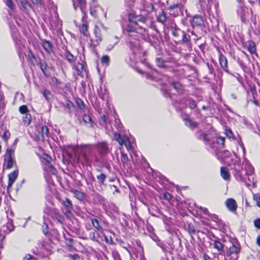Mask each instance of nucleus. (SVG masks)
<instances>
[{"label": "nucleus", "mask_w": 260, "mask_h": 260, "mask_svg": "<svg viewBox=\"0 0 260 260\" xmlns=\"http://www.w3.org/2000/svg\"><path fill=\"white\" fill-rule=\"evenodd\" d=\"M124 32L128 35L126 42L129 43L133 52L136 53V51L139 50V41L137 40L138 33L137 32L136 28L131 24H128L124 28Z\"/></svg>", "instance_id": "f257e3e1"}, {"label": "nucleus", "mask_w": 260, "mask_h": 260, "mask_svg": "<svg viewBox=\"0 0 260 260\" xmlns=\"http://www.w3.org/2000/svg\"><path fill=\"white\" fill-rule=\"evenodd\" d=\"M14 151L12 149H7L6 153V157L5 158L4 166L7 169H10L13 167L14 160L13 158Z\"/></svg>", "instance_id": "f03ea898"}, {"label": "nucleus", "mask_w": 260, "mask_h": 260, "mask_svg": "<svg viewBox=\"0 0 260 260\" xmlns=\"http://www.w3.org/2000/svg\"><path fill=\"white\" fill-rule=\"evenodd\" d=\"M183 7V6L181 4H173L169 7L168 10L170 11V14L175 17L179 15V12H181Z\"/></svg>", "instance_id": "7ed1b4c3"}, {"label": "nucleus", "mask_w": 260, "mask_h": 260, "mask_svg": "<svg viewBox=\"0 0 260 260\" xmlns=\"http://www.w3.org/2000/svg\"><path fill=\"white\" fill-rule=\"evenodd\" d=\"M225 206L228 210L233 213H236L238 207L236 201L232 198H229L225 202Z\"/></svg>", "instance_id": "20e7f679"}, {"label": "nucleus", "mask_w": 260, "mask_h": 260, "mask_svg": "<svg viewBox=\"0 0 260 260\" xmlns=\"http://www.w3.org/2000/svg\"><path fill=\"white\" fill-rule=\"evenodd\" d=\"M232 168L235 171L234 175L236 178L237 179H241L242 178V175L241 174L242 167L241 166L240 161L238 160H236L234 162L233 167Z\"/></svg>", "instance_id": "39448f33"}, {"label": "nucleus", "mask_w": 260, "mask_h": 260, "mask_svg": "<svg viewBox=\"0 0 260 260\" xmlns=\"http://www.w3.org/2000/svg\"><path fill=\"white\" fill-rule=\"evenodd\" d=\"M14 229L13 222L12 220L8 221L6 224L3 225L0 229L1 231L5 234H8L13 231Z\"/></svg>", "instance_id": "423d86ee"}, {"label": "nucleus", "mask_w": 260, "mask_h": 260, "mask_svg": "<svg viewBox=\"0 0 260 260\" xmlns=\"http://www.w3.org/2000/svg\"><path fill=\"white\" fill-rule=\"evenodd\" d=\"M204 20L203 18L199 15H196L194 16L192 20L191 21V25L192 27H199V26H202L204 25Z\"/></svg>", "instance_id": "0eeeda50"}, {"label": "nucleus", "mask_w": 260, "mask_h": 260, "mask_svg": "<svg viewBox=\"0 0 260 260\" xmlns=\"http://www.w3.org/2000/svg\"><path fill=\"white\" fill-rule=\"evenodd\" d=\"M102 230L101 225H100L99 224V229H98L99 237H100L101 238L102 240H103V238H104L105 241L107 243H110L112 241V239L110 237L109 238L107 236V234H108V233H109L108 231H103V230Z\"/></svg>", "instance_id": "6e6552de"}, {"label": "nucleus", "mask_w": 260, "mask_h": 260, "mask_svg": "<svg viewBox=\"0 0 260 260\" xmlns=\"http://www.w3.org/2000/svg\"><path fill=\"white\" fill-rule=\"evenodd\" d=\"M98 2L97 0H92L90 4V13L94 17L98 15L97 13Z\"/></svg>", "instance_id": "1a4fd4ad"}, {"label": "nucleus", "mask_w": 260, "mask_h": 260, "mask_svg": "<svg viewBox=\"0 0 260 260\" xmlns=\"http://www.w3.org/2000/svg\"><path fill=\"white\" fill-rule=\"evenodd\" d=\"M60 203L64 206L67 212H70V211L72 209L73 206L71 201L65 198L64 199H59Z\"/></svg>", "instance_id": "9d476101"}, {"label": "nucleus", "mask_w": 260, "mask_h": 260, "mask_svg": "<svg viewBox=\"0 0 260 260\" xmlns=\"http://www.w3.org/2000/svg\"><path fill=\"white\" fill-rule=\"evenodd\" d=\"M109 151V147L106 142L99 143V152L101 155H105Z\"/></svg>", "instance_id": "9b49d317"}, {"label": "nucleus", "mask_w": 260, "mask_h": 260, "mask_svg": "<svg viewBox=\"0 0 260 260\" xmlns=\"http://www.w3.org/2000/svg\"><path fill=\"white\" fill-rule=\"evenodd\" d=\"M74 69L76 71V73L82 77L84 76V72L86 73L84 65L82 63L78 62L74 66Z\"/></svg>", "instance_id": "f8f14e48"}, {"label": "nucleus", "mask_w": 260, "mask_h": 260, "mask_svg": "<svg viewBox=\"0 0 260 260\" xmlns=\"http://www.w3.org/2000/svg\"><path fill=\"white\" fill-rule=\"evenodd\" d=\"M17 176L18 172L17 171H13L9 175V183L8 188H10L16 179L17 178Z\"/></svg>", "instance_id": "ddd939ff"}, {"label": "nucleus", "mask_w": 260, "mask_h": 260, "mask_svg": "<svg viewBox=\"0 0 260 260\" xmlns=\"http://www.w3.org/2000/svg\"><path fill=\"white\" fill-rule=\"evenodd\" d=\"M219 61L220 64L221 68L227 71L228 69V64H227V59L225 56L221 54H220L219 56Z\"/></svg>", "instance_id": "4468645a"}, {"label": "nucleus", "mask_w": 260, "mask_h": 260, "mask_svg": "<svg viewBox=\"0 0 260 260\" xmlns=\"http://www.w3.org/2000/svg\"><path fill=\"white\" fill-rule=\"evenodd\" d=\"M240 252V248L236 245L232 244L231 246L229 247V249L228 251V254H236V255Z\"/></svg>", "instance_id": "2eb2a0df"}, {"label": "nucleus", "mask_w": 260, "mask_h": 260, "mask_svg": "<svg viewBox=\"0 0 260 260\" xmlns=\"http://www.w3.org/2000/svg\"><path fill=\"white\" fill-rule=\"evenodd\" d=\"M220 174L222 178L225 180L230 179V175L227 169L225 167H221L220 169Z\"/></svg>", "instance_id": "dca6fc26"}, {"label": "nucleus", "mask_w": 260, "mask_h": 260, "mask_svg": "<svg viewBox=\"0 0 260 260\" xmlns=\"http://www.w3.org/2000/svg\"><path fill=\"white\" fill-rule=\"evenodd\" d=\"M157 20L158 22L164 24L167 20L166 14L164 11H161L158 13L157 16Z\"/></svg>", "instance_id": "f3484780"}, {"label": "nucleus", "mask_w": 260, "mask_h": 260, "mask_svg": "<svg viewBox=\"0 0 260 260\" xmlns=\"http://www.w3.org/2000/svg\"><path fill=\"white\" fill-rule=\"evenodd\" d=\"M214 247L220 252V254H223L224 253L223 245L219 241L215 240L214 241Z\"/></svg>", "instance_id": "a211bd4d"}, {"label": "nucleus", "mask_w": 260, "mask_h": 260, "mask_svg": "<svg viewBox=\"0 0 260 260\" xmlns=\"http://www.w3.org/2000/svg\"><path fill=\"white\" fill-rule=\"evenodd\" d=\"M71 192L74 194L75 198L80 201L83 200L84 199V194L80 191L76 189L72 190Z\"/></svg>", "instance_id": "6ab92c4d"}, {"label": "nucleus", "mask_w": 260, "mask_h": 260, "mask_svg": "<svg viewBox=\"0 0 260 260\" xmlns=\"http://www.w3.org/2000/svg\"><path fill=\"white\" fill-rule=\"evenodd\" d=\"M247 49L250 53H255L256 49L255 43L253 41H249L247 46Z\"/></svg>", "instance_id": "aec40b11"}, {"label": "nucleus", "mask_w": 260, "mask_h": 260, "mask_svg": "<svg viewBox=\"0 0 260 260\" xmlns=\"http://www.w3.org/2000/svg\"><path fill=\"white\" fill-rule=\"evenodd\" d=\"M42 46L48 53H50L52 51V45L48 41L44 40L42 42Z\"/></svg>", "instance_id": "412c9836"}, {"label": "nucleus", "mask_w": 260, "mask_h": 260, "mask_svg": "<svg viewBox=\"0 0 260 260\" xmlns=\"http://www.w3.org/2000/svg\"><path fill=\"white\" fill-rule=\"evenodd\" d=\"M184 121L185 125L192 129L194 128L198 125L197 122L193 121L189 118L184 119Z\"/></svg>", "instance_id": "4be33fe9"}, {"label": "nucleus", "mask_w": 260, "mask_h": 260, "mask_svg": "<svg viewBox=\"0 0 260 260\" xmlns=\"http://www.w3.org/2000/svg\"><path fill=\"white\" fill-rule=\"evenodd\" d=\"M64 56L70 63H73L75 61L74 55L68 50L65 51Z\"/></svg>", "instance_id": "5701e85b"}, {"label": "nucleus", "mask_w": 260, "mask_h": 260, "mask_svg": "<svg viewBox=\"0 0 260 260\" xmlns=\"http://www.w3.org/2000/svg\"><path fill=\"white\" fill-rule=\"evenodd\" d=\"M42 93L43 96L48 101H49L52 98V94L51 92H50V91L47 89H43V91L42 92Z\"/></svg>", "instance_id": "b1692460"}, {"label": "nucleus", "mask_w": 260, "mask_h": 260, "mask_svg": "<svg viewBox=\"0 0 260 260\" xmlns=\"http://www.w3.org/2000/svg\"><path fill=\"white\" fill-rule=\"evenodd\" d=\"M45 170L51 174H55L56 171V169L50 164V163L47 164Z\"/></svg>", "instance_id": "393cba45"}, {"label": "nucleus", "mask_w": 260, "mask_h": 260, "mask_svg": "<svg viewBox=\"0 0 260 260\" xmlns=\"http://www.w3.org/2000/svg\"><path fill=\"white\" fill-rule=\"evenodd\" d=\"M155 62L157 66L159 68H165L166 67L165 64L166 61L162 58L157 57L155 59Z\"/></svg>", "instance_id": "a878e982"}, {"label": "nucleus", "mask_w": 260, "mask_h": 260, "mask_svg": "<svg viewBox=\"0 0 260 260\" xmlns=\"http://www.w3.org/2000/svg\"><path fill=\"white\" fill-rule=\"evenodd\" d=\"M31 115L28 114H25L23 117V122L26 126H28L31 122Z\"/></svg>", "instance_id": "bb28decb"}, {"label": "nucleus", "mask_w": 260, "mask_h": 260, "mask_svg": "<svg viewBox=\"0 0 260 260\" xmlns=\"http://www.w3.org/2000/svg\"><path fill=\"white\" fill-rule=\"evenodd\" d=\"M110 60V59L109 56L107 55L103 56L101 59L102 64L103 66H105L106 67L109 66Z\"/></svg>", "instance_id": "cd10ccee"}, {"label": "nucleus", "mask_w": 260, "mask_h": 260, "mask_svg": "<svg viewBox=\"0 0 260 260\" xmlns=\"http://www.w3.org/2000/svg\"><path fill=\"white\" fill-rule=\"evenodd\" d=\"M253 200L256 202V205L260 208V193L253 194Z\"/></svg>", "instance_id": "c85d7f7f"}, {"label": "nucleus", "mask_w": 260, "mask_h": 260, "mask_svg": "<svg viewBox=\"0 0 260 260\" xmlns=\"http://www.w3.org/2000/svg\"><path fill=\"white\" fill-rule=\"evenodd\" d=\"M171 85L176 90L178 91H180L182 90V86L179 82H173L171 83Z\"/></svg>", "instance_id": "c756f323"}, {"label": "nucleus", "mask_w": 260, "mask_h": 260, "mask_svg": "<svg viewBox=\"0 0 260 260\" xmlns=\"http://www.w3.org/2000/svg\"><path fill=\"white\" fill-rule=\"evenodd\" d=\"M80 31L81 33L83 34L84 35L86 36L87 34V25L85 23L82 24L81 27H80Z\"/></svg>", "instance_id": "7c9ffc66"}, {"label": "nucleus", "mask_w": 260, "mask_h": 260, "mask_svg": "<svg viewBox=\"0 0 260 260\" xmlns=\"http://www.w3.org/2000/svg\"><path fill=\"white\" fill-rule=\"evenodd\" d=\"M19 111L23 114H28V109L26 105H22L20 106L19 108Z\"/></svg>", "instance_id": "2f4dec72"}, {"label": "nucleus", "mask_w": 260, "mask_h": 260, "mask_svg": "<svg viewBox=\"0 0 260 260\" xmlns=\"http://www.w3.org/2000/svg\"><path fill=\"white\" fill-rule=\"evenodd\" d=\"M49 132V129L46 126H43L41 128L42 136L45 137V136H48Z\"/></svg>", "instance_id": "473e14b6"}, {"label": "nucleus", "mask_w": 260, "mask_h": 260, "mask_svg": "<svg viewBox=\"0 0 260 260\" xmlns=\"http://www.w3.org/2000/svg\"><path fill=\"white\" fill-rule=\"evenodd\" d=\"M181 33L182 34V42L184 43L188 42L190 40V36L188 35H186L183 31H182Z\"/></svg>", "instance_id": "72a5a7b5"}, {"label": "nucleus", "mask_w": 260, "mask_h": 260, "mask_svg": "<svg viewBox=\"0 0 260 260\" xmlns=\"http://www.w3.org/2000/svg\"><path fill=\"white\" fill-rule=\"evenodd\" d=\"M187 231L190 234H194L196 232L195 228L191 223H189L188 224Z\"/></svg>", "instance_id": "f704fd0d"}, {"label": "nucleus", "mask_w": 260, "mask_h": 260, "mask_svg": "<svg viewBox=\"0 0 260 260\" xmlns=\"http://www.w3.org/2000/svg\"><path fill=\"white\" fill-rule=\"evenodd\" d=\"M10 136H11V134H10V133L9 132V131L8 130H6L3 134L2 137H3V139L6 142H7L8 141V140L10 138Z\"/></svg>", "instance_id": "c9c22d12"}, {"label": "nucleus", "mask_w": 260, "mask_h": 260, "mask_svg": "<svg viewBox=\"0 0 260 260\" xmlns=\"http://www.w3.org/2000/svg\"><path fill=\"white\" fill-rule=\"evenodd\" d=\"M76 102L78 107L80 108L81 109H83L84 108V104L83 103V102L80 99H77L76 100Z\"/></svg>", "instance_id": "e433bc0d"}, {"label": "nucleus", "mask_w": 260, "mask_h": 260, "mask_svg": "<svg viewBox=\"0 0 260 260\" xmlns=\"http://www.w3.org/2000/svg\"><path fill=\"white\" fill-rule=\"evenodd\" d=\"M188 105L189 108L191 109H195L197 106L196 103L195 102V101L191 99L188 100Z\"/></svg>", "instance_id": "4c0bfd02"}, {"label": "nucleus", "mask_w": 260, "mask_h": 260, "mask_svg": "<svg viewBox=\"0 0 260 260\" xmlns=\"http://www.w3.org/2000/svg\"><path fill=\"white\" fill-rule=\"evenodd\" d=\"M200 139L203 140L205 142H208L209 141V138L208 136L206 134H202L200 136Z\"/></svg>", "instance_id": "58836bf2"}, {"label": "nucleus", "mask_w": 260, "mask_h": 260, "mask_svg": "<svg viewBox=\"0 0 260 260\" xmlns=\"http://www.w3.org/2000/svg\"><path fill=\"white\" fill-rule=\"evenodd\" d=\"M83 120L86 123H90L91 121V117L88 115L86 114H84L83 116Z\"/></svg>", "instance_id": "ea45409f"}, {"label": "nucleus", "mask_w": 260, "mask_h": 260, "mask_svg": "<svg viewBox=\"0 0 260 260\" xmlns=\"http://www.w3.org/2000/svg\"><path fill=\"white\" fill-rule=\"evenodd\" d=\"M6 4L10 9L13 10L14 9V5L12 0H7L6 2Z\"/></svg>", "instance_id": "a19ab883"}, {"label": "nucleus", "mask_w": 260, "mask_h": 260, "mask_svg": "<svg viewBox=\"0 0 260 260\" xmlns=\"http://www.w3.org/2000/svg\"><path fill=\"white\" fill-rule=\"evenodd\" d=\"M128 158L127 155L123 152H121V161L123 164L127 163Z\"/></svg>", "instance_id": "79ce46f5"}, {"label": "nucleus", "mask_w": 260, "mask_h": 260, "mask_svg": "<svg viewBox=\"0 0 260 260\" xmlns=\"http://www.w3.org/2000/svg\"><path fill=\"white\" fill-rule=\"evenodd\" d=\"M69 257L70 258L69 260H79L80 259L79 256L77 254H70L69 255Z\"/></svg>", "instance_id": "37998d69"}, {"label": "nucleus", "mask_w": 260, "mask_h": 260, "mask_svg": "<svg viewBox=\"0 0 260 260\" xmlns=\"http://www.w3.org/2000/svg\"><path fill=\"white\" fill-rule=\"evenodd\" d=\"M137 259L136 260H146L144 255L142 252H140L136 255Z\"/></svg>", "instance_id": "c03bdc74"}, {"label": "nucleus", "mask_w": 260, "mask_h": 260, "mask_svg": "<svg viewBox=\"0 0 260 260\" xmlns=\"http://www.w3.org/2000/svg\"><path fill=\"white\" fill-rule=\"evenodd\" d=\"M114 139L118 142L119 143H120V142H121V139L122 137L121 135L118 133H115L114 134Z\"/></svg>", "instance_id": "a18cd8bd"}, {"label": "nucleus", "mask_w": 260, "mask_h": 260, "mask_svg": "<svg viewBox=\"0 0 260 260\" xmlns=\"http://www.w3.org/2000/svg\"><path fill=\"white\" fill-rule=\"evenodd\" d=\"M224 143V138L223 137H218L217 138V143L223 145Z\"/></svg>", "instance_id": "49530a36"}, {"label": "nucleus", "mask_w": 260, "mask_h": 260, "mask_svg": "<svg viewBox=\"0 0 260 260\" xmlns=\"http://www.w3.org/2000/svg\"><path fill=\"white\" fill-rule=\"evenodd\" d=\"M127 141H129L128 138L126 136H123L121 139V142H120L119 144L122 145H124Z\"/></svg>", "instance_id": "de8ad7c7"}, {"label": "nucleus", "mask_w": 260, "mask_h": 260, "mask_svg": "<svg viewBox=\"0 0 260 260\" xmlns=\"http://www.w3.org/2000/svg\"><path fill=\"white\" fill-rule=\"evenodd\" d=\"M254 224L256 228L260 229V218L255 219L254 221Z\"/></svg>", "instance_id": "09e8293b"}, {"label": "nucleus", "mask_w": 260, "mask_h": 260, "mask_svg": "<svg viewBox=\"0 0 260 260\" xmlns=\"http://www.w3.org/2000/svg\"><path fill=\"white\" fill-rule=\"evenodd\" d=\"M23 260H36L35 257L32 256L30 254H27L23 258Z\"/></svg>", "instance_id": "8fccbe9b"}, {"label": "nucleus", "mask_w": 260, "mask_h": 260, "mask_svg": "<svg viewBox=\"0 0 260 260\" xmlns=\"http://www.w3.org/2000/svg\"><path fill=\"white\" fill-rule=\"evenodd\" d=\"M211 218L214 221H215L216 222H218L220 221V219H219L218 216L216 215L213 214V215H211Z\"/></svg>", "instance_id": "3c124183"}, {"label": "nucleus", "mask_w": 260, "mask_h": 260, "mask_svg": "<svg viewBox=\"0 0 260 260\" xmlns=\"http://www.w3.org/2000/svg\"><path fill=\"white\" fill-rule=\"evenodd\" d=\"M106 178V175L103 173H102L101 174H100V176H99V180H100L102 183H103Z\"/></svg>", "instance_id": "603ef678"}, {"label": "nucleus", "mask_w": 260, "mask_h": 260, "mask_svg": "<svg viewBox=\"0 0 260 260\" xmlns=\"http://www.w3.org/2000/svg\"><path fill=\"white\" fill-rule=\"evenodd\" d=\"M107 120V118L106 116L105 115L103 116L102 118V121L101 122V124L103 125L106 124Z\"/></svg>", "instance_id": "864d4df0"}, {"label": "nucleus", "mask_w": 260, "mask_h": 260, "mask_svg": "<svg viewBox=\"0 0 260 260\" xmlns=\"http://www.w3.org/2000/svg\"><path fill=\"white\" fill-rule=\"evenodd\" d=\"M40 68L42 70V71L43 73L45 72V70H46V65L45 63H43L42 62L40 63Z\"/></svg>", "instance_id": "5fc2aeb1"}, {"label": "nucleus", "mask_w": 260, "mask_h": 260, "mask_svg": "<svg viewBox=\"0 0 260 260\" xmlns=\"http://www.w3.org/2000/svg\"><path fill=\"white\" fill-rule=\"evenodd\" d=\"M164 198L169 201L171 199V196L169 193L166 192L164 194Z\"/></svg>", "instance_id": "6e6d98bb"}, {"label": "nucleus", "mask_w": 260, "mask_h": 260, "mask_svg": "<svg viewBox=\"0 0 260 260\" xmlns=\"http://www.w3.org/2000/svg\"><path fill=\"white\" fill-rule=\"evenodd\" d=\"M124 145L125 146V147H126V148L128 149V150H130L132 149V145L131 144V142L130 141H127V142H126L125 143V144H124Z\"/></svg>", "instance_id": "4d7b16f0"}, {"label": "nucleus", "mask_w": 260, "mask_h": 260, "mask_svg": "<svg viewBox=\"0 0 260 260\" xmlns=\"http://www.w3.org/2000/svg\"><path fill=\"white\" fill-rule=\"evenodd\" d=\"M146 20V19L145 17H140V18H136V22L140 21V22H142L145 23Z\"/></svg>", "instance_id": "13d9d810"}, {"label": "nucleus", "mask_w": 260, "mask_h": 260, "mask_svg": "<svg viewBox=\"0 0 260 260\" xmlns=\"http://www.w3.org/2000/svg\"><path fill=\"white\" fill-rule=\"evenodd\" d=\"M113 258L114 260L120 259V256L118 253H115L113 254Z\"/></svg>", "instance_id": "bf43d9fd"}, {"label": "nucleus", "mask_w": 260, "mask_h": 260, "mask_svg": "<svg viewBox=\"0 0 260 260\" xmlns=\"http://www.w3.org/2000/svg\"><path fill=\"white\" fill-rule=\"evenodd\" d=\"M181 32L182 31H180L179 29H175L172 31V34L174 36H178L179 35V32Z\"/></svg>", "instance_id": "052dcab7"}, {"label": "nucleus", "mask_w": 260, "mask_h": 260, "mask_svg": "<svg viewBox=\"0 0 260 260\" xmlns=\"http://www.w3.org/2000/svg\"><path fill=\"white\" fill-rule=\"evenodd\" d=\"M92 224H93V225L95 228H98L97 226H98V219L95 218L94 220H92Z\"/></svg>", "instance_id": "680f3d73"}, {"label": "nucleus", "mask_w": 260, "mask_h": 260, "mask_svg": "<svg viewBox=\"0 0 260 260\" xmlns=\"http://www.w3.org/2000/svg\"><path fill=\"white\" fill-rule=\"evenodd\" d=\"M226 134L229 138L232 137L233 133L231 130L226 131Z\"/></svg>", "instance_id": "e2e57ef3"}, {"label": "nucleus", "mask_w": 260, "mask_h": 260, "mask_svg": "<svg viewBox=\"0 0 260 260\" xmlns=\"http://www.w3.org/2000/svg\"><path fill=\"white\" fill-rule=\"evenodd\" d=\"M200 209H201V210L205 214H208V209L206 208H204V207H201Z\"/></svg>", "instance_id": "0e129e2a"}, {"label": "nucleus", "mask_w": 260, "mask_h": 260, "mask_svg": "<svg viewBox=\"0 0 260 260\" xmlns=\"http://www.w3.org/2000/svg\"><path fill=\"white\" fill-rule=\"evenodd\" d=\"M73 105V103L71 102L68 101L67 103V106L70 108L71 107H72Z\"/></svg>", "instance_id": "69168bd1"}, {"label": "nucleus", "mask_w": 260, "mask_h": 260, "mask_svg": "<svg viewBox=\"0 0 260 260\" xmlns=\"http://www.w3.org/2000/svg\"><path fill=\"white\" fill-rule=\"evenodd\" d=\"M31 2L35 4H39L40 3L41 0H31Z\"/></svg>", "instance_id": "338daca9"}, {"label": "nucleus", "mask_w": 260, "mask_h": 260, "mask_svg": "<svg viewBox=\"0 0 260 260\" xmlns=\"http://www.w3.org/2000/svg\"><path fill=\"white\" fill-rule=\"evenodd\" d=\"M256 242H257V245L260 246V235H259L257 238V240H256Z\"/></svg>", "instance_id": "774afa93"}]
</instances>
